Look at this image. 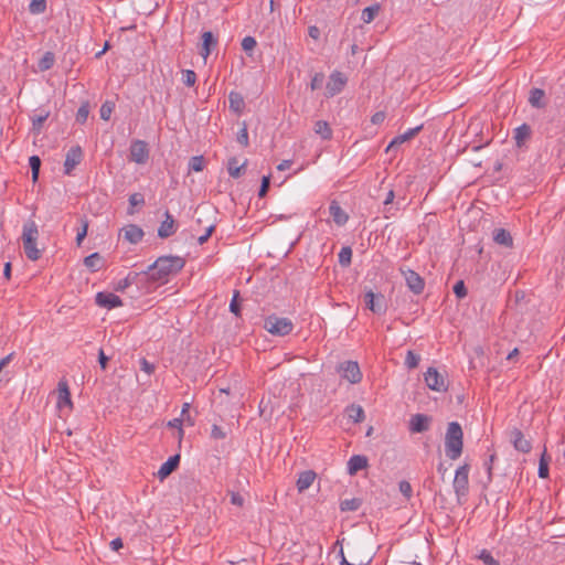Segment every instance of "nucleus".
Returning <instances> with one entry per match:
<instances>
[{
	"label": "nucleus",
	"instance_id": "423d86ee",
	"mask_svg": "<svg viewBox=\"0 0 565 565\" xmlns=\"http://www.w3.org/2000/svg\"><path fill=\"white\" fill-rule=\"evenodd\" d=\"M347 82L348 78L343 73L338 71L332 72L326 85V96L333 97L341 93L347 85Z\"/></svg>",
	"mask_w": 565,
	"mask_h": 565
},
{
	"label": "nucleus",
	"instance_id": "69168bd1",
	"mask_svg": "<svg viewBox=\"0 0 565 565\" xmlns=\"http://www.w3.org/2000/svg\"><path fill=\"white\" fill-rule=\"evenodd\" d=\"M308 34H309V36H310L311 39H313V40H319V38H320V30H319V28H318V26H316V25H311V26H309V29H308Z\"/></svg>",
	"mask_w": 565,
	"mask_h": 565
},
{
	"label": "nucleus",
	"instance_id": "79ce46f5",
	"mask_svg": "<svg viewBox=\"0 0 565 565\" xmlns=\"http://www.w3.org/2000/svg\"><path fill=\"white\" fill-rule=\"evenodd\" d=\"M180 418H183V422L186 426H193L194 420L190 415V404L189 403H184L182 405Z\"/></svg>",
	"mask_w": 565,
	"mask_h": 565
},
{
	"label": "nucleus",
	"instance_id": "f8f14e48",
	"mask_svg": "<svg viewBox=\"0 0 565 565\" xmlns=\"http://www.w3.org/2000/svg\"><path fill=\"white\" fill-rule=\"evenodd\" d=\"M82 158H83V151H82L81 147H78V146L72 147L67 151L65 161H64L65 174H71L72 171L75 169V167L77 164H79V162L82 161Z\"/></svg>",
	"mask_w": 565,
	"mask_h": 565
},
{
	"label": "nucleus",
	"instance_id": "a211bd4d",
	"mask_svg": "<svg viewBox=\"0 0 565 565\" xmlns=\"http://www.w3.org/2000/svg\"><path fill=\"white\" fill-rule=\"evenodd\" d=\"M175 232V222L171 214L166 213V217L158 228V235L162 238L173 235Z\"/></svg>",
	"mask_w": 565,
	"mask_h": 565
},
{
	"label": "nucleus",
	"instance_id": "b1692460",
	"mask_svg": "<svg viewBox=\"0 0 565 565\" xmlns=\"http://www.w3.org/2000/svg\"><path fill=\"white\" fill-rule=\"evenodd\" d=\"M367 459L364 456H352L348 462V471L350 475H355L358 471L366 468Z\"/></svg>",
	"mask_w": 565,
	"mask_h": 565
},
{
	"label": "nucleus",
	"instance_id": "c85d7f7f",
	"mask_svg": "<svg viewBox=\"0 0 565 565\" xmlns=\"http://www.w3.org/2000/svg\"><path fill=\"white\" fill-rule=\"evenodd\" d=\"M315 132L322 139L328 140L332 137V129L324 120H318L313 127Z\"/></svg>",
	"mask_w": 565,
	"mask_h": 565
},
{
	"label": "nucleus",
	"instance_id": "de8ad7c7",
	"mask_svg": "<svg viewBox=\"0 0 565 565\" xmlns=\"http://www.w3.org/2000/svg\"><path fill=\"white\" fill-rule=\"evenodd\" d=\"M190 169L195 172H200L204 168L203 157H192L190 160Z\"/></svg>",
	"mask_w": 565,
	"mask_h": 565
},
{
	"label": "nucleus",
	"instance_id": "f257e3e1",
	"mask_svg": "<svg viewBox=\"0 0 565 565\" xmlns=\"http://www.w3.org/2000/svg\"><path fill=\"white\" fill-rule=\"evenodd\" d=\"M185 265L180 256L159 257L148 269V277L159 285L166 284L169 278L178 274Z\"/></svg>",
	"mask_w": 565,
	"mask_h": 565
},
{
	"label": "nucleus",
	"instance_id": "49530a36",
	"mask_svg": "<svg viewBox=\"0 0 565 565\" xmlns=\"http://www.w3.org/2000/svg\"><path fill=\"white\" fill-rule=\"evenodd\" d=\"M237 141L243 146V147H247L248 146V130H247V126L245 122H243V126L242 128L239 129L238 134H237Z\"/></svg>",
	"mask_w": 565,
	"mask_h": 565
},
{
	"label": "nucleus",
	"instance_id": "6e6552de",
	"mask_svg": "<svg viewBox=\"0 0 565 565\" xmlns=\"http://www.w3.org/2000/svg\"><path fill=\"white\" fill-rule=\"evenodd\" d=\"M339 373L342 379L348 382L355 384L359 383L362 379V373L360 371L359 364L353 361H347L339 366Z\"/></svg>",
	"mask_w": 565,
	"mask_h": 565
},
{
	"label": "nucleus",
	"instance_id": "0e129e2a",
	"mask_svg": "<svg viewBox=\"0 0 565 565\" xmlns=\"http://www.w3.org/2000/svg\"><path fill=\"white\" fill-rule=\"evenodd\" d=\"M141 370L146 372L147 374H151L154 371V366L148 362L146 359H142L141 362Z\"/></svg>",
	"mask_w": 565,
	"mask_h": 565
},
{
	"label": "nucleus",
	"instance_id": "a878e982",
	"mask_svg": "<svg viewBox=\"0 0 565 565\" xmlns=\"http://www.w3.org/2000/svg\"><path fill=\"white\" fill-rule=\"evenodd\" d=\"M329 210L333 221L338 225H343L348 221L347 213L341 209V206L337 202H332L330 204Z\"/></svg>",
	"mask_w": 565,
	"mask_h": 565
},
{
	"label": "nucleus",
	"instance_id": "7c9ffc66",
	"mask_svg": "<svg viewBox=\"0 0 565 565\" xmlns=\"http://www.w3.org/2000/svg\"><path fill=\"white\" fill-rule=\"evenodd\" d=\"M531 129L527 125H522L515 129L514 139L519 147H521L530 137Z\"/></svg>",
	"mask_w": 565,
	"mask_h": 565
},
{
	"label": "nucleus",
	"instance_id": "864d4df0",
	"mask_svg": "<svg viewBox=\"0 0 565 565\" xmlns=\"http://www.w3.org/2000/svg\"><path fill=\"white\" fill-rule=\"evenodd\" d=\"M324 76L322 74H316L310 83L311 89L316 90L320 88L323 84Z\"/></svg>",
	"mask_w": 565,
	"mask_h": 565
},
{
	"label": "nucleus",
	"instance_id": "338daca9",
	"mask_svg": "<svg viewBox=\"0 0 565 565\" xmlns=\"http://www.w3.org/2000/svg\"><path fill=\"white\" fill-rule=\"evenodd\" d=\"M109 545L113 551L117 552L122 547L124 544H122L121 539L117 537V539L113 540Z\"/></svg>",
	"mask_w": 565,
	"mask_h": 565
},
{
	"label": "nucleus",
	"instance_id": "f704fd0d",
	"mask_svg": "<svg viewBox=\"0 0 565 565\" xmlns=\"http://www.w3.org/2000/svg\"><path fill=\"white\" fill-rule=\"evenodd\" d=\"M30 168L32 170V181L36 182L39 178L40 167H41V160L38 156H32L29 159Z\"/></svg>",
	"mask_w": 565,
	"mask_h": 565
},
{
	"label": "nucleus",
	"instance_id": "4d7b16f0",
	"mask_svg": "<svg viewBox=\"0 0 565 565\" xmlns=\"http://www.w3.org/2000/svg\"><path fill=\"white\" fill-rule=\"evenodd\" d=\"M269 182H270V178H269V175H265V177H263V179H262V185H260L259 193H258V195H259L260 198H263V196H265V195H266L267 190H268V188H269Z\"/></svg>",
	"mask_w": 565,
	"mask_h": 565
},
{
	"label": "nucleus",
	"instance_id": "4be33fe9",
	"mask_svg": "<svg viewBox=\"0 0 565 565\" xmlns=\"http://www.w3.org/2000/svg\"><path fill=\"white\" fill-rule=\"evenodd\" d=\"M216 45V40L214 39L211 32H204L202 34V46H201V55L203 57L204 63L207 60L212 49Z\"/></svg>",
	"mask_w": 565,
	"mask_h": 565
},
{
	"label": "nucleus",
	"instance_id": "f3484780",
	"mask_svg": "<svg viewBox=\"0 0 565 565\" xmlns=\"http://www.w3.org/2000/svg\"><path fill=\"white\" fill-rule=\"evenodd\" d=\"M429 427V419L423 414H416L412 416L409 420V429L413 433H422L427 430Z\"/></svg>",
	"mask_w": 565,
	"mask_h": 565
},
{
	"label": "nucleus",
	"instance_id": "680f3d73",
	"mask_svg": "<svg viewBox=\"0 0 565 565\" xmlns=\"http://www.w3.org/2000/svg\"><path fill=\"white\" fill-rule=\"evenodd\" d=\"M231 503L237 507H242L244 504V499L239 493L231 492Z\"/></svg>",
	"mask_w": 565,
	"mask_h": 565
},
{
	"label": "nucleus",
	"instance_id": "9d476101",
	"mask_svg": "<svg viewBox=\"0 0 565 565\" xmlns=\"http://www.w3.org/2000/svg\"><path fill=\"white\" fill-rule=\"evenodd\" d=\"M149 158L148 146L142 140H135L130 146V159L138 163L143 164Z\"/></svg>",
	"mask_w": 565,
	"mask_h": 565
},
{
	"label": "nucleus",
	"instance_id": "c756f323",
	"mask_svg": "<svg viewBox=\"0 0 565 565\" xmlns=\"http://www.w3.org/2000/svg\"><path fill=\"white\" fill-rule=\"evenodd\" d=\"M247 161L245 160L242 164H238L236 158H231L227 162V170L231 177L238 178L242 171L245 169Z\"/></svg>",
	"mask_w": 565,
	"mask_h": 565
},
{
	"label": "nucleus",
	"instance_id": "e2e57ef3",
	"mask_svg": "<svg viewBox=\"0 0 565 565\" xmlns=\"http://www.w3.org/2000/svg\"><path fill=\"white\" fill-rule=\"evenodd\" d=\"M358 509V503L354 501V500H345L343 502H341V510L342 511H347V510H355Z\"/></svg>",
	"mask_w": 565,
	"mask_h": 565
},
{
	"label": "nucleus",
	"instance_id": "a18cd8bd",
	"mask_svg": "<svg viewBox=\"0 0 565 565\" xmlns=\"http://www.w3.org/2000/svg\"><path fill=\"white\" fill-rule=\"evenodd\" d=\"M182 82L186 86H193L196 82V74L191 70H185L182 72Z\"/></svg>",
	"mask_w": 565,
	"mask_h": 565
},
{
	"label": "nucleus",
	"instance_id": "bf43d9fd",
	"mask_svg": "<svg viewBox=\"0 0 565 565\" xmlns=\"http://www.w3.org/2000/svg\"><path fill=\"white\" fill-rule=\"evenodd\" d=\"M385 117L384 111H377L371 117V122L373 125H381L385 120Z\"/></svg>",
	"mask_w": 565,
	"mask_h": 565
},
{
	"label": "nucleus",
	"instance_id": "dca6fc26",
	"mask_svg": "<svg viewBox=\"0 0 565 565\" xmlns=\"http://www.w3.org/2000/svg\"><path fill=\"white\" fill-rule=\"evenodd\" d=\"M180 456L175 455L170 457L166 462L161 465L157 472V477L160 480H164L167 477H169L179 466Z\"/></svg>",
	"mask_w": 565,
	"mask_h": 565
},
{
	"label": "nucleus",
	"instance_id": "4468645a",
	"mask_svg": "<svg viewBox=\"0 0 565 565\" xmlns=\"http://www.w3.org/2000/svg\"><path fill=\"white\" fill-rule=\"evenodd\" d=\"M403 275L408 288L413 292L420 294L424 290V280L417 273L412 269H407L403 271Z\"/></svg>",
	"mask_w": 565,
	"mask_h": 565
},
{
	"label": "nucleus",
	"instance_id": "412c9836",
	"mask_svg": "<svg viewBox=\"0 0 565 565\" xmlns=\"http://www.w3.org/2000/svg\"><path fill=\"white\" fill-rule=\"evenodd\" d=\"M104 264V257L99 253H93L84 258V265L93 273L100 270Z\"/></svg>",
	"mask_w": 565,
	"mask_h": 565
},
{
	"label": "nucleus",
	"instance_id": "774afa93",
	"mask_svg": "<svg viewBox=\"0 0 565 565\" xmlns=\"http://www.w3.org/2000/svg\"><path fill=\"white\" fill-rule=\"evenodd\" d=\"M292 164V161L291 160H284L281 161L278 166H277V169L279 171H284V170H287L291 167Z\"/></svg>",
	"mask_w": 565,
	"mask_h": 565
},
{
	"label": "nucleus",
	"instance_id": "8fccbe9b",
	"mask_svg": "<svg viewBox=\"0 0 565 565\" xmlns=\"http://www.w3.org/2000/svg\"><path fill=\"white\" fill-rule=\"evenodd\" d=\"M454 292L458 298H463L467 295V289L462 280H459L454 286Z\"/></svg>",
	"mask_w": 565,
	"mask_h": 565
},
{
	"label": "nucleus",
	"instance_id": "aec40b11",
	"mask_svg": "<svg viewBox=\"0 0 565 565\" xmlns=\"http://www.w3.org/2000/svg\"><path fill=\"white\" fill-rule=\"evenodd\" d=\"M511 438L516 450L525 454L531 450V443L523 436L520 430L515 429L512 433Z\"/></svg>",
	"mask_w": 565,
	"mask_h": 565
},
{
	"label": "nucleus",
	"instance_id": "09e8293b",
	"mask_svg": "<svg viewBox=\"0 0 565 565\" xmlns=\"http://www.w3.org/2000/svg\"><path fill=\"white\" fill-rule=\"evenodd\" d=\"M399 491L403 493V495L407 499H409L413 494L412 486L408 481H401L398 484Z\"/></svg>",
	"mask_w": 565,
	"mask_h": 565
},
{
	"label": "nucleus",
	"instance_id": "1a4fd4ad",
	"mask_svg": "<svg viewBox=\"0 0 565 565\" xmlns=\"http://www.w3.org/2000/svg\"><path fill=\"white\" fill-rule=\"evenodd\" d=\"M469 470L470 468L468 465H462L456 470L454 478V489L458 495H463L467 493L469 484Z\"/></svg>",
	"mask_w": 565,
	"mask_h": 565
},
{
	"label": "nucleus",
	"instance_id": "5701e85b",
	"mask_svg": "<svg viewBox=\"0 0 565 565\" xmlns=\"http://www.w3.org/2000/svg\"><path fill=\"white\" fill-rule=\"evenodd\" d=\"M493 241L501 246L504 247H512L513 246V238L511 234L504 230V228H495L493 231Z\"/></svg>",
	"mask_w": 565,
	"mask_h": 565
},
{
	"label": "nucleus",
	"instance_id": "39448f33",
	"mask_svg": "<svg viewBox=\"0 0 565 565\" xmlns=\"http://www.w3.org/2000/svg\"><path fill=\"white\" fill-rule=\"evenodd\" d=\"M424 380L426 385L436 392H445L447 391L448 383L441 373L438 372L435 367H428L424 374Z\"/></svg>",
	"mask_w": 565,
	"mask_h": 565
},
{
	"label": "nucleus",
	"instance_id": "c03bdc74",
	"mask_svg": "<svg viewBox=\"0 0 565 565\" xmlns=\"http://www.w3.org/2000/svg\"><path fill=\"white\" fill-rule=\"evenodd\" d=\"M478 557L483 562L484 565H500L499 562L494 559L491 553L487 550H482Z\"/></svg>",
	"mask_w": 565,
	"mask_h": 565
},
{
	"label": "nucleus",
	"instance_id": "9b49d317",
	"mask_svg": "<svg viewBox=\"0 0 565 565\" xmlns=\"http://www.w3.org/2000/svg\"><path fill=\"white\" fill-rule=\"evenodd\" d=\"M365 306L374 313H382L386 309L385 300L382 295H376L373 291H367L364 295Z\"/></svg>",
	"mask_w": 565,
	"mask_h": 565
},
{
	"label": "nucleus",
	"instance_id": "a19ab883",
	"mask_svg": "<svg viewBox=\"0 0 565 565\" xmlns=\"http://www.w3.org/2000/svg\"><path fill=\"white\" fill-rule=\"evenodd\" d=\"M419 360L420 358L418 354L414 353L413 351H408L405 359V365L408 369H415L418 366Z\"/></svg>",
	"mask_w": 565,
	"mask_h": 565
},
{
	"label": "nucleus",
	"instance_id": "603ef678",
	"mask_svg": "<svg viewBox=\"0 0 565 565\" xmlns=\"http://www.w3.org/2000/svg\"><path fill=\"white\" fill-rule=\"evenodd\" d=\"M89 110L87 105H82L76 114V119L81 122H84L88 117Z\"/></svg>",
	"mask_w": 565,
	"mask_h": 565
},
{
	"label": "nucleus",
	"instance_id": "473e14b6",
	"mask_svg": "<svg viewBox=\"0 0 565 565\" xmlns=\"http://www.w3.org/2000/svg\"><path fill=\"white\" fill-rule=\"evenodd\" d=\"M348 417L354 423H361L364 420V411L360 405H351L347 409Z\"/></svg>",
	"mask_w": 565,
	"mask_h": 565
},
{
	"label": "nucleus",
	"instance_id": "f03ea898",
	"mask_svg": "<svg viewBox=\"0 0 565 565\" xmlns=\"http://www.w3.org/2000/svg\"><path fill=\"white\" fill-rule=\"evenodd\" d=\"M39 237L40 232L38 224L32 220L24 222L21 241L26 258L32 262L39 260L44 252V247L39 246Z\"/></svg>",
	"mask_w": 565,
	"mask_h": 565
},
{
	"label": "nucleus",
	"instance_id": "bb28decb",
	"mask_svg": "<svg viewBox=\"0 0 565 565\" xmlns=\"http://www.w3.org/2000/svg\"><path fill=\"white\" fill-rule=\"evenodd\" d=\"M544 97H545V93L543 89L533 88L530 92L529 103L531 104V106H533L535 108H543L545 106Z\"/></svg>",
	"mask_w": 565,
	"mask_h": 565
},
{
	"label": "nucleus",
	"instance_id": "2eb2a0df",
	"mask_svg": "<svg viewBox=\"0 0 565 565\" xmlns=\"http://www.w3.org/2000/svg\"><path fill=\"white\" fill-rule=\"evenodd\" d=\"M120 234H122L124 238L131 244L139 243L143 237L142 230L135 224H129L122 227L120 230Z\"/></svg>",
	"mask_w": 565,
	"mask_h": 565
},
{
	"label": "nucleus",
	"instance_id": "e433bc0d",
	"mask_svg": "<svg viewBox=\"0 0 565 565\" xmlns=\"http://www.w3.org/2000/svg\"><path fill=\"white\" fill-rule=\"evenodd\" d=\"M352 258V249L350 247H342L339 253V263L347 267L350 265Z\"/></svg>",
	"mask_w": 565,
	"mask_h": 565
},
{
	"label": "nucleus",
	"instance_id": "5fc2aeb1",
	"mask_svg": "<svg viewBox=\"0 0 565 565\" xmlns=\"http://www.w3.org/2000/svg\"><path fill=\"white\" fill-rule=\"evenodd\" d=\"M143 202V196L140 193H134L129 196V204L131 207L142 205Z\"/></svg>",
	"mask_w": 565,
	"mask_h": 565
},
{
	"label": "nucleus",
	"instance_id": "7ed1b4c3",
	"mask_svg": "<svg viewBox=\"0 0 565 565\" xmlns=\"http://www.w3.org/2000/svg\"><path fill=\"white\" fill-rule=\"evenodd\" d=\"M462 448L463 433L461 426L456 422H451L447 427L445 436L446 456L451 460H456L461 456Z\"/></svg>",
	"mask_w": 565,
	"mask_h": 565
},
{
	"label": "nucleus",
	"instance_id": "ddd939ff",
	"mask_svg": "<svg viewBox=\"0 0 565 565\" xmlns=\"http://www.w3.org/2000/svg\"><path fill=\"white\" fill-rule=\"evenodd\" d=\"M96 303L106 309H113L122 306L121 299L113 292H98Z\"/></svg>",
	"mask_w": 565,
	"mask_h": 565
},
{
	"label": "nucleus",
	"instance_id": "c9c22d12",
	"mask_svg": "<svg viewBox=\"0 0 565 565\" xmlns=\"http://www.w3.org/2000/svg\"><path fill=\"white\" fill-rule=\"evenodd\" d=\"M54 64V54L51 52H46L43 57L39 61V68L41 71H46L51 68Z\"/></svg>",
	"mask_w": 565,
	"mask_h": 565
},
{
	"label": "nucleus",
	"instance_id": "2f4dec72",
	"mask_svg": "<svg viewBox=\"0 0 565 565\" xmlns=\"http://www.w3.org/2000/svg\"><path fill=\"white\" fill-rule=\"evenodd\" d=\"M380 10H381V7L377 3L365 8L361 13V20L364 23H371L375 19V17L379 14Z\"/></svg>",
	"mask_w": 565,
	"mask_h": 565
},
{
	"label": "nucleus",
	"instance_id": "ea45409f",
	"mask_svg": "<svg viewBox=\"0 0 565 565\" xmlns=\"http://www.w3.org/2000/svg\"><path fill=\"white\" fill-rule=\"evenodd\" d=\"M45 0H31L29 9L33 14H39L45 11Z\"/></svg>",
	"mask_w": 565,
	"mask_h": 565
},
{
	"label": "nucleus",
	"instance_id": "58836bf2",
	"mask_svg": "<svg viewBox=\"0 0 565 565\" xmlns=\"http://www.w3.org/2000/svg\"><path fill=\"white\" fill-rule=\"evenodd\" d=\"M115 105L113 102H105L100 107V118L103 120H108L114 111Z\"/></svg>",
	"mask_w": 565,
	"mask_h": 565
},
{
	"label": "nucleus",
	"instance_id": "20e7f679",
	"mask_svg": "<svg viewBox=\"0 0 565 565\" xmlns=\"http://www.w3.org/2000/svg\"><path fill=\"white\" fill-rule=\"evenodd\" d=\"M264 328L274 335H287L292 331L294 324L288 318L270 316L265 319Z\"/></svg>",
	"mask_w": 565,
	"mask_h": 565
},
{
	"label": "nucleus",
	"instance_id": "3c124183",
	"mask_svg": "<svg viewBox=\"0 0 565 565\" xmlns=\"http://www.w3.org/2000/svg\"><path fill=\"white\" fill-rule=\"evenodd\" d=\"M211 437L213 439L220 440V439H224L226 437V434L220 426L213 425L212 430H211Z\"/></svg>",
	"mask_w": 565,
	"mask_h": 565
},
{
	"label": "nucleus",
	"instance_id": "cd10ccee",
	"mask_svg": "<svg viewBox=\"0 0 565 565\" xmlns=\"http://www.w3.org/2000/svg\"><path fill=\"white\" fill-rule=\"evenodd\" d=\"M230 108L236 114H241L244 109V98L239 93L232 92L228 96Z\"/></svg>",
	"mask_w": 565,
	"mask_h": 565
},
{
	"label": "nucleus",
	"instance_id": "052dcab7",
	"mask_svg": "<svg viewBox=\"0 0 565 565\" xmlns=\"http://www.w3.org/2000/svg\"><path fill=\"white\" fill-rule=\"evenodd\" d=\"M237 298H238V291H235L234 292V296H233V299L230 303V310L235 313V315H238L239 312V306H238V302H237Z\"/></svg>",
	"mask_w": 565,
	"mask_h": 565
},
{
	"label": "nucleus",
	"instance_id": "6e6d98bb",
	"mask_svg": "<svg viewBox=\"0 0 565 565\" xmlns=\"http://www.w3.org/2000/svg\"><path fill=\"white\" fill-rule=\"evenodd\" d=\"M87 230H88V223L86 221H84L81 231H78V233L76 235V244L78 246L82 244L83 239L86 237Z\"/></svg>",
	"mask_w": 565,
	"mask_h": 565
},
{
	"label": "nucleus",
	"instance_id": "72a5a7b5",
	"mask_svg": "<svg viewBox=\"0 0 565 565\" xmlns=\"http://www.w3.org/2000/svg\"><path fill=\"white\" fill-rule=\"evenodd\" d=\"M548 465L550 457L547 456L546 448H544L539 463V477L542 479H546L548 477Z\"/></svg>",
	"mask_w": 565,
	"mask_h": 565
},
{
	"label": "nucleus",
	"instance_id": "37998d69",
	"mask_svg": "<svg viewBox=\"0 0 565 565\" xmlns=\"http://www.w3.org/2000/svg\"><path fill=\"white\" fill-rule=\"evenodd\" d=\"M256 45H257V42H256V40L253 36H245L242 40V49L246 53L250 54L254 51V49L256 47Z\"/></svg>",
	"mask_w": 565,
	"mask_h": 565
},
{
	"label": "nucleus",
	"instance_id": "4c0bfd02",
	"mask_svg": "<svg viewBox=\"0 0 565 565\" xmlns=\"http://www.w3.org/2000/svg\"><path fill=\"white\" fill-rule=\"evenodd\" d=\"M183 425H185L184 422H183V418H180V417L173 418L172 420L168 422V426L169 427L178 429V439H179V441H181L183 436H184V430L182 428Z\"/></svg>",
	"mask_w": 565,
	"mask_h": 565
},
{
	"label": "nucleus",
	"instance_id": "0eeeda50",
	"mask_svg": "<svg viewBox=\"0 0 565 565\" xmlns=\"http://www.w3.org/2000/svg\"><path fill=\"white\" fill-rule=\"evenodd\" d=\"M56 406L61 413H71L73 409V402L71 392L65 381H61L57 385V401Z\"/></svg>",
	"mask_w": 565,
	"mask_h": 565
},
{
	"label": "nucleus",
	"instance_id": "393cba45",
	"mask_svg": "<svg viewBox=\"0 0 565 565\" xmlns=\"http://www.w3.org/2000/svg\"><path fill=\"white\" fill-rule=\"evenodd\" d=\"M420 130V127H416V128H412V129H408L407 131H405L404 134L402 135H398L396 136L391 142L390 145L387 146L386 148V151H388L391 148L393 147H396V146H399L408 140H411L412 138H414L416 136V134Z\"/></svg>",
	"mask_w": 565,
	"mask_h": 565
},
{
	"label": "nucleus",
	"instance_id": "6ab92c4d",
	"mask_svg": "<svg viewBox=\"0 0 565 565\" xmlns=\"http://www.w3.org/2000/svg\"><path fill=\"white\" fill-rule=\"evenodd\" d=\"M316 477L317 476L312 470L300 472L296 483L298 491L303 492L305 490L309 489L316 480Z\"/></svg>",
	"mask_w": 565,
	"mask_h": 565
},
{
	"label": "nucleus",
	"instance_id": "13d9d810",
	"mask_svg": "<svg viewBox=\"0 0 565 565\" xmlns=\"http://www.w3.org/2000/svg\"><path fill=\"white\" fill-rule=\"evenodd\" d=\"M213 231H214V225L213 224L209 225L205 230V233L198 238V243L200 245L204 244L209 239V237L212 235Z\"/></svg>",
	"mask_w": 565,
	"mask_h": 565
}]
</instances>
